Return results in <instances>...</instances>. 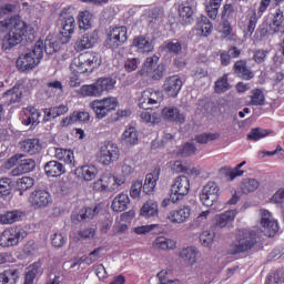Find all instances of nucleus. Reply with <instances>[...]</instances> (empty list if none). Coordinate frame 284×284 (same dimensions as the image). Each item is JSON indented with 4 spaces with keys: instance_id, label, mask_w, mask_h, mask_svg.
Returning <instances> with one entry per match:
<instances>
[{
    "instance_id": "4468645a",
    "label": "nucleus",
    "mask_w": 284,
    "mask_h": 284,
    "mask_svg": "<svg viewBox=\"0 0 284 284\" xmlns=\"http://www.w3.org/2000/svg\"><path fill=\"white\" fill-rule=\"evenodd\" d=\"M28 201L33 210H42L52 203V196L45 190H36L30 194Z\"/></svg>"
},
{
    "instance_id": "37998d69",
    "label": "nucleus",
    "mask_w": 284,
    "mask_h": 284,
    "mask_svg": "<svg viewBox=\"0 0 284 284\" xmlns=\"http://www.w3.org/2000/svg\"><path fill=\"white\" fill-rule=\"evenodd\" d=\"M41 272V263L36 262L27 268L24 284H34L37 275Z\"/></svg>"
},
{
    "instance_id": "20e7f679",
    "label": "nucleus",
    "mask_w": 284,
    "mask_h": 284,
    "mask_svg": "<svg viewBox=\"0 0 284 284\" xmlns=\"http://www.w3.org/2000/svg\"><path fill=\"white\" fill-rule=\"evenodd\" d=\"M258 243V234L254 231H242L236 239L230 244L227 253L232 255L245 254Z\"/></svg>"
},
{
    "instance_id": "6ab92c4d",
    "label": "nucleus",
    "mask_w": 284,
    "mask_h": 284,
    "mask_svg": "<svg viewBox=\"0 0 284 284\" xmlns=\"http://www.w3.org/2000/svg\"><path fill=\"white\" fill-rule=\"evenodd\" d=\"M191 214L192 209L187 205H183L176 210L170 211V213L168 214V220L171 223H178L179 225H181V223H186Z\"/></svg>"
},
{
    "instance_id": "de8ad7c7",
    "label": "nucleus",
    "mask_w": 284,
    "mask_h": 284,
    "mask_svg": "<svg viewBox=\"0 0 284 284\" xmlns=\"http://www.w3.org/2000/svg\"><path fill=\"white\" fill-rule=\"evenodd\" d=\"M34 185V179L30 176H23L17 181V187L20 190V196H23V192L30 190Z\"/></svg>"
},
{
    "instance_id": "5fc2aeb1",
    "label": "nucleus",
    "mask_w": 284,
    "mask_h": 284,
    "mask_svg": "<svg viewBox=\"0 0 284 284\" xmlns=\"http://www.w3.org/2000/svg\"><path fill=\"white\" fill-rule=\"evenodd\" d=\"M152 101H150V92H148V89L144 90L141 93V97L139 99V108H141L142 110H151L152 109Z\"/></svg>"
},
{
    "instance_id": "f257e3e1",
    "label": "nucleus",
    "mask_w": 284,
    "mask_h": 284,
    "mask_svg": "<svg viewBox=\"0 0 284 284\" xmlns=\"http://www.w3.org/2000/svg\"><path fill=\"white\" fill-rule=\"evenodd\" d=\"M6 30H10L9 33L2 38V50L6 52L12 50V48H17L26 34H34V28L26 23V21L21 19V16H12L0 21V32H6Z\"/></svg>"
},
{
    "instance_id": "dca6fc26",
    "label": "nucleus",
    "mask_w": 284,
    "mask_h": 284,
    "mask_svg": "<svg viewBox=\"0 0 284 284\" xmlns=\"http://www.w3.org/2000/svg\"><path fill=\"white\" fill-rule=\"evenodd\" d=\"M99 43V32L92 31L89 33L83 34L77 42H75V50L77 52H83V50H90V48H94Z\"/></svg>"
},
{
    "instance_id": "7ed1b4c3",
    "label": "nucleus",
    "mask_w": 284,
    "mask_h": 284,
    "mask_svg": "<svg viewBox=\"0 0 284 284\" xmlns=\"http://www.w3.org/2000/svg\"><path fill=\"white\" fill-rule=\"evenodd\" d=\"M43 59V40H38L33 50L22 53L17 60V68L20 72H28L34 70Z\"/></svg>"
},
{
    "instance_id": "393cba45",
    "label": "nucleus",
    "mask_w": 284,
    "mask_h": 284,
    "mask_svg": "<svg viewBox=\"0 0 284 284\" xmlns=\"http://www.w3.org/2000/svg\"><path fill=\"white\" fill-rule=\"evenodd\" d=\"M37 168V162L33 159L21 160L18 165L12 169L11 176H21L28 174Z\"/></svg>"
},
{
    "instance_id": "473e14b6",
    "label": "nucleus",
    "mask_w": 284,
    "mask_h": 284,
    "mask_svg": "<svg viewBox=\"0 0 284 284\" xmlns=\"http://www.w3.org/2000/svg\"><path fill=\"white\" fill-rule=\"evenodd\" d=\"M236 214H239V211L236 210H229L224 213L217 214L215 216L216 227H227L230 223H234V219H236Z\"/></svg>"
},
{
    "instance_id": "69168bd1",
    "label": "nucleus",
    "mask_w": 284,
    "mask_h": 284,
    "mask_svg": "<svg viewBox=\"0 0 284 284\" xmlns=\"http://www.w3.org/2000/svg\"><path fill=\"white\" fill-rule=\"evenodd\" d=\"M94 237V230L93 229H85L77 233L71 234V239L74 241H81V239H93Z\"/></svg>"
},
{
    "instance_id": "f704fd0d",
    "label": "nucleus",
    "mask_w": 284,
    "mask_h": 284,
    "mask_svg": "<svg viewBox=\"0 0 284 284\" xmlns=\"http://www.w3.org/2000/svg\"><path fill=\"white\" fill-rule=\"evenodd\" d=\"M212 22L207 17L202 16L197 19L195 30H197V34H201V37H210L212 34Z\"/></svg>"
},
{
    "instance_id": "c85d7f7f",
    "label": "nucleus",
    "mask_w": 284,
    "mask_h": 284,
    "mask_svg": "<svg viewBox=\"0 0 284 284\" xmlns=\"http://www.w3.org/2000/svg\"><path fill=\"white\" fill-rule=\"evenodd\" d=\"M69 111H70V108H68V105H65V104H60L58 106L44 109L43 110V112H44L43 121H44V123H48L52 119H57V116H63L64 114H68Z\"/></svg>"
},
{
    "instance_id": "412c9836",
    "label": "nucleus",
    "mask_w": 284,
    "mask_h": 284,
    "mask_svg": "<svg viewBox=\"0 0 284 284\" xmlns=\"http://www.w3.org/2000/svg\"><path fill=\"white\" fill-rule=\"evenodd\" d=\"M162 116L165 121H171L172 123H185V114L181 113V110L176 106H165L162 110Z\"/></svg>"
},
{
    "instance_id": "a19ab883",
    "label": "nucleus",
    "mask_w": 284,
    "mask_h": 284,
    "mask_svg": "<svg viewBox=\"0 0 284 284\" xmlns=\"http://www.w3.org/2000/svg\"><path fill=\"white\" fill-rule=\"evenodd\" d=\"M140 214L145 219H152V216H159V204L154 201H148L141 207Z\"/></svg>"
},
{
    "instance_id": "2f4dec72",
    "label": "nucleus",
    "mask_w": 284,
    "mask_h": 284,
    "mask_svg": "<svg viewBox=\"0 0 284 284\" xmlns=\"http://www.w3.org/2000/svg\"><path fill=\"white\" fill-rule=\"evenodd\" d=\"M20 150L30 155L39 154L41 143L39 142V139H27L20 142Z\"/></svg>"
},
{
    "instance_id": "bb28decb",
    "label": "nucleus",
    "mask_w": 284,
    "mask_h": 284,
    "mask_svg": "<svg viewBox=\"0 0 284 284\" xmlns=\"http://www.w3.org/2000/svg\"><path fill=\"white\" fill-rule=\"evenodd\" d=\"M39 119H41V111L34 106H28L23 110L22 123L24 125H39Z\"/></svg>"
},
{
    "instance_id": "3c124183",
    "label": "nucleus",
    "mask_w": 284,
    "mask_h": 284,
    "mask_svg": "<svg viewBox=\"0 0 284 284\" xmlns=\"http://www.w3.org/2000/svg\"><path fill=\"white\" fill-rule=\"evenodd\" d=\"M12 194V180L10 178L0 179V196H10Z\"/></svg>"
},
{
    "instance_id": "ddd939ff",
    "label": "nucleus",
    "mask_w": 284,
    "mask_h": 284,
    "mask_svg": "<svg viewBox=\"0 0 284 284\" xmlns=\"http://www.w3.org/2000/svg\"><path fill=\"white\" fill-rule=\"evenodd\" d=\"M119 156H121V150H119V145L114 142H108L100 149L99 159L102 165H110L114 161H119Z\"/></svg>"
},
{
    "instance_id": "864d4df0",
    "label": "nucleus",
    "mask_w": 284,
    "mask_h": 284,
    "mask_svg": "<svg viewBox=\"0 0 284 284\" xmlns=\"http://www.w3.org/2000/svg\"><path fill=\"white\" fill-rule=\"evenodd\" d=\"M270 135V131L261 128L252 129L250 134L247 135L248 141H261V139H265V136Z\"/></svg>"
},
{
    "instance_id": "bf43d9fd",
    "label": "nucleus",
    "mask_w": 284,
    "mask_h": 284,
    "mask_svg": "<svg viewBox=\"0 0 284 284\" xmlns=\"http://www.w3.org/2000/svg\"><path fill=\"white\" fill-rule=\"evenodd\" d=\"M245 161L241 162L240 164H237L233 170L229 171L226 173V178L227 181H234V179H236V176H243V174H245V171L241 170V168H243V165H245Z\"/></svg>"
},
{
    "instance_id": "13d9d810",
    "label": "nucleus",
    "mask_w": 284,
    "mask_h": 284,
    "mask_svg": "<svg viewBox=\"0 0 284 284\" xmlns=\"http://www.w3.org/2000/svg\"><path fill=\"white\" fill-rule=\"evenodd\" d=\"M200 242L203 247H211L212 243H214V232L204 231L200 235Z\"/></svg>"
},
{
    "instance_id": "8fccbe9b",
    "label": "nucleus",
    "mask_w": 284,
    "mask_h": 284,
    "mask_svg": "<svg viewBox=\"0 0 284 284\" xmlns=\"http://www.w3.org/2000/svg\"><path fill=\"white\" fill-rule=\"evenodd\" d=\"M221 3H223V0H211L206 6V12L210 19H216V17H219V8H221Z\"/></svg>"
},
{
    "instance_id": "c03bdc74",
    "label": "nucleus",
    "mask_w": 284,
    "mask_h": 284,
    "mask_svg": "<svg viewBox=\"0 0 284 284\" xmlns=\"http://www.w3.org/2000/svg\"><path fill=\"white\" fill-rule=\"evenodd\" d=\"M180 258H183V261L189 265H194V263H196V248L192 246L182 248L180 252Z\"/></svg>"
},
{
    "instance_id": "c756f323",
    "label": "nucleus",
    "mask_w": 284,
    "mask_h": 284,
    "mask_svg": "<svg viewBox=\"0 0 284 284\" xmlns=\"http://www.w3.org/2000/svg\"><path fill=\"white\" fill-rule=\"evenodd\" d=\"M153 247L155 250H162L163 252H170L171 250H176V241L160 235L153 241Z\"/></svg>"
},
{
    "instance_id": "338daca9",
    "label": "nucleus",
    "mask_w": 284,
    "mask_h": 284,
    "mask_svg": "<svg viewBox=\"0 0 284 284\" xmlns=\"http://www.w3.org/2000/svg\"><path fill=\"white\" fill-rule=\"evenodd\" d=\"M140 118L143 123H159V116L150 113L148 109H144V111L140 113Z\"/></svg>"
},
{
    "instance_id": "9b49d317",
    "label": "nucleus",
    "mask_w": 284,
    "mask_h": 284,
    "mask_svg": "<svg viewBox=\"0 0 284 284\" xmlns=\"http://www.w3.org/2000/svg\"><path fill=\"white\" fill-rule=\"evenodd\" d=\"M220 196H221V187H219V184H216V182L211 181L203 186L202 193L200 195V201L206 207H212L214 203L219 202Z\"/></svg>"
},
{
    "instance_id": "774afa93",
    "label": "nucleus",
    "mask_w": 284,
    "mask_h": 284,
    "mask_svg": "<svg viewBox=\"0 0 284 284\" xmlns=\"http://www.w3.org/2000/svg\"><path fill=\"white\" fill-rule=\"evenodd\" d=\"M124 70L125 72H135L139 70V59L136 58H129L124 62Z\"/></svg>"
},
{
    "instance_id": "603ef678",
    "label": "nucleus",
    "mask_w": 284,
    "mask_h": 284,
    "mask_svg": "<svg viewBox=\"0 0 284 284\" xmlns=\"http://www.w3.org/2000/svg\"><path fill=\"white\" fill-rule=\"evenodd\" d=\"M216 94H223L230 90V82H227V74L220 78L214 85Z\"/></svg>"
},
{
    "instance_id": "a211bd4d",
    "label": "nucleus",
    "mask_w": 284,
    "mask_h": 284,
    "mask_svg": "<svg viewBox=\"0 0 284 284\" xmlns=\"http://www.w3.org/2000/svg\"><path fill=\"white\" fill-rule=\"evenodd\" d=\"M75 175L81 181L90 183V181H94L99 175V169L94 164H84L75 169Z\"/></svg>"
},
{
    "instance_id": "2eb2a0df",
    "label": "nucleus",
    "mask_w": 284,
    "mask_h": 284,
    "mask_svg": "<svg viewBox=\"0 0 284 284\" xmlns=\"http://www.w3.org/2000/svg\"><path fill=\"white\" fill-rule=\"evenodd\" d=\"M261 214V225L264 229L265 235L266 236H274L280 227H278V221L274 219L272 213L270 211L262 209L260 210Z\"/></svg>"
},
{
    "instance_id": "ea45409f",
    "label": "nucleus",
    "mask_w": 284,
    "mask_h": 284,
    "mask_svg": "<svg viewBox=\"0 0 284 284\" xmlns=\"http://www.w3.org/2000/svg\"><path fill=\"white\" fill-rule=\"evenodd\" d=\"M19 281V270L8 268L0 273V284H17Z\"/></svg>"
},
{
    "instance_id": "4be33fe9",
    "label": "nucleus",
    "mask_w": 284,
    "mask_h": 284,
    "mask_svg": "<svg viewBox=\"0 0 284 284\" xmlns=\"http://www.w3.org/2000/svg\"><path fill=\"white\" fill-rule=\"evenodd\" d=\"M258 23V17L256 16V11H251L247 13L245 22H240V28L243 30L246 37H252L254 31L256 30V24Z\"/></svg>"
},
{
    "instance_id": "9d476101",
    "label": "nucleus",
    "mask_w": 284,
    "mask_h": 284,
    "mask_svg": "<svg viewBox=\"0 0 284 284\" xmlns=\"http://www.w3.org/2000/svg\"><path fill=\"white\" fill-rule=\"evenodd\" d=\"M187 194H190V178L185 175L175 178L171 185V203H179V201H181L183 196H187Z\"/></svg>"
},
{
    "instance_id": "5701e85b",
    "label": "nucleus",
    "mask_w": 284,
    "mask_h": 284,
    "mask_svg": "<svg viewBox=\"0 0 284 284\" xmlns=\"http://www.w3.org/2000/svg\"><path fill=\"white\" fill-rule=\"evenodd\" d=\"M233 72L244 81H251V79H254V72L247 68V60H237L233 65Z\"/></svg>"
},
{
    "instance_id": "a878e982",
    "label": "nucleus",
    "mask_w": 284,
    "mask_h": 284,
    "mask_svg": "<svg viewBox=\"0 0 284 284\" xmlns=\"http://www.w3.org/2000/svg\"><path fill=\"white\" fill-rule=\"evenodd\" d=\"M122 144L125 148H134V145L139 144V131H136V128L126 126L122 133Z\"/></svg>"
},
{
    "instance_id": "f8f14e48",
    "label": "nucleus",
    "mask_w": 284,
    "mask_h": 284,
    "mask_svg": "<svg viewBox=\"0 0 284 284\" xmlns=\"http://www.w3.org/2000/svg\"><path fill=\"white\" fill-rule=\"evenodd\" d=\"M128 41V28L114 27L111 28L106 37V45L112 50H116Z\"/></svg>"
},
{
    "instance_id": "aec40b11",
    "label": "nucleus",
    "mask_w": 284,
    "mask_h": 284,
    "mask_svg": "<svg viewBox=\"0 0 284 284\" xmlns=\"http://www.w3.org/2000/svg\"><path fill=\"white\" fill-rule=\"evenodd\" d=\"M268 32L271 34H284V12L276 9L273 13L272 21L268 24Z\"/></svg>"
},
{
    "instance_id": "39448f33",
    "label": "nucleus",
    "mask_w": 284,
    "mask_h": 284,
    "mask_svg": "<svg viewBox=\"0 0 284 284\" xmlns=\"http://www.w3.org/2000/svg\"><path fill=\"white\" fill-rule=\"evenodd\" d=\"M58 26L60 30V42L62 44L70 43L77 28V21L74 20V16L70 13L69 9H62L59 16Z\"/></svg>"
},
{
    "instance_id": "6e6552de",
    "label": "nucleus",
    "mask_w": 284,
    "mask_h": 284,
    "mask_svg": "<svg viewBox=\"0 0 284 284\" xmlns=\"http://www.w3.org/2000/svg\"><path fill=\"white\" fill-rule=\"evenodd\" d=\"M119 106V100L114 97L103 98L101 100H93L90 103L91 110H93L98 119H105L110 112L116 110Z\"/></svg>"
},
{
    "instance_id": "f03ea898",
    "label": "nucleus",
    "mask_w": 284,
    "mask_h": 284,
    "mask_svg": "<svg viewBox=\"0 0 284 284\" xmlns=\"http://www.w3.org/2000/svg\"><path fill=\"white\" fill-rule=\"evenodd\" d=\"M99 65H101L99 53L87 51L72 60L70 70L77 74H92Z\"/></svg>"
},
{
    "instance_id": "58836bf2",
    "label": "nucleus",
    "mask_w": 284,
    "mask_h": 284,
    "mask_svg": "<svg viewBox=\"0 0 284 284\" xmlns=\"http://www.w3.org/2000/svg\"><path fill=\"white\" fill-rule=\"evenodd\" d=\"M55 158L58 161H63L69 168H74V152L68 149H57Z\"/></svg>"
},
{
    "instance_id": "79ce46f5",
    "label": "nucleus",
    "mask_w": 284,
    "mask_h": 284,
    "mask_svg": "<svg viewBox=\"0 0 284 284\" xmlns=\"http://www.w3.org/2000/svg\"><path fill=\"white\" fill-rule=\"evenodd\" d=\"M94 16L92 12L85 10L81 11L78 16V21H79V28L80 30H90L92 28V19Z\"/></svg>"
},
{
    "instance_id": "e2e57ef3",
    "label": "nucleus",
    "mask_w": 284,
    "mask_h": 284,
    "mask_svg": "<svg viewBox=\"0 0 284 284\" xmlns=\"http://www.w3.org/2000/svg\"><path fill=\"white\" fill-rule=\"evenodd\" d=\"M267 284H277V283H284V271H275L272 275H268L266 277Z\"/></svg>"
},
{
    "instance_id": "1a4fd4ad",
    "label": "nucleus",
    "mask_w": 284,
    "mask_h": 284,
    "mask_svg": "<svg viewBox=\"0 0 284 284\" xmlns=\"http://www.w3.org/2000/svg\"><path fill=\"white\" fill-rule=\"evenodd\" d=\"M28 236V232L20 227H9L0 235L1 247H17L23 239Z\"/></svg>"
},
{
    "instance_id": "b1692460",
    "label": "nucleus",
    "mask_w": 284,
    "mask_h": 284,
    "mask_svg": "<svg viewBox=\"0 0 284 284\" xmlns=\"http://www.w3.org/2000/svg\"><path fill=\"white\" fill-rule=\"evenodd\" d=\"M160 176H161V169L159 168H156L151 173L146 174L144 184L142 185L144 194L150 195L154 193V189L156 187V182L159 181Z\"/></svg>"
},
{
    "instance_id": "423d86ee",
    "label": "nucleus",
    "mask_w": 284,
    "mask_h": 284,
    "mask_svg": "<svg viewBox=\"0 0 284 284\" xmlns=\"http://www.w3.org/2000/svg\"><path fill=\"white\" fill-rule=\"evenodd\" d=\"M116 80L112 78H100L92 84H84L80 89L82 97H101L103 92L114 90Z\"/></svg>"
},
{
    "instance_id": "cd10ccee",
    "label": "nucleus",
    "mask_w": 284,
    "mask_h": 284,
    "mask_svg": "<svg viewBox=\"0 0 284 284\" xmlns=\"http://www.w3.org/2000/svg\"><path fill=\"white\" fill-rule=\"evenodd\" d=\"M44 172L47 176L54 179L65 174V166L61 162L52 160L44 164Z\"/></svg>"
},
{
    "instance_id": "0e129e2a",
    "label": "nucleus",
    "mask_w": 284,
    "mask_h": 284,
    "mask_svg": "<svg viewBox=\"0 0 284 284\" xmlns=\"http://www.w3.org/2000/svg\"><path fill=\"white\" fill-rule=\"evenodd\" d=\"M142 190H143V182L139 180L134 181L130 189L131 199H139V196H141Z\"/></svg>"
},
{
    "instance_id": "052dcab7",
    "label": "nucleus",
    "mask_w": 284,
    "mask_h": 284,
    "mask_svg": "<svg viewBox=\"0 0 284 284\" xmlns=\"http://www.w3.org/2000/svg\"><path fill=\"white\" fill-rule=\"evenodd\" d=\"M23 252L26 256H37V254H39V244H37L34 241H29L24 245Z\"/></svg>"
},
{
    "instance_id": "7c9ffc66",
    "label": "nucleus",
    "mask_w": 284,
    "mask_h": 284,
    "mask_svg": "<svg viewBox=\"0 0 284 284\" xmlns=\"http://www.w3.org/2000/svg\"><path fill=\"white\" fill-rule=\"evenodd\" d=\"M133 48H136L140 54H149L154 50V44L148 38L140 36L133 39Z\"/></svg>"
},
{
    "instance_id": "a18cd8bd",
    "label": "nucleus",
    "mask_w": 284,
    "mask_h": 284,
    "mask_svg": "<svg viewBox=\"0 0 284 284\" xmlns=\"http://www.w3.org/2000/svg\"><path fill=\"white\" fill-rule=\"evenodd\" d=\"M258 190V181L254 179L243 180L241 183V191L243 194H251V192H256Z\"/></svg>"
},
{
    "instance_id": "6e6d98bb",
    "label": "nucleus",
    "mask_w": 284,
    "mask_h": 284,
    "mask_svg": "<svg viewBox=\"0 0 284 284\" xmlns=\"http://www.w3.org/2000/svg\"><path fill=\"white\" fill-rule=\"evenodd\" d=\"M43 50L47 54H54V52L61 50V44L54 40H45L43 43Z\"/></svg>"
},
{
    "instance_id": "09e8293b",
    "label": "nucleus",
    "mask_w": 284,
    "mask_h": 284,
    "mask_svg": "<svg viewBox=\"0 0 284 284\" xmlns=\"http://www.w3.org/2000/svg\"><path fill=\"white\" fill-rule=\"evenodd\" d=\"M251 105H265V93H263V90L255 89L251 92Z\"/></svg>"
},
{
    "instance_id": "e433bc0d",
    "label": "nucleus",
    "mask_w": 284,
    "mask_h": 284,
    "mask_svg": "<svg viewBox=\"0 0 284 284\" xmlns=\"http://www.w3.org/2000/svg\"><path fill=\"white\" fill-rule=\"evenodd\" d=\"M21 216H23V212L19 210L4 212L0 214V224L12 225V223H17L18 221H21Z\"/></svg>"
},
{
    "instance_id": "72a5a7b5",
    "label": "nucleus",
    "mask_w": 284,
    "mask_h": 284,
    "mask_svg": "<svg viewBox=\"0 0 284 284\" xmlns=\"http://www.w3.org/2000/svg\"><path fill=\"white\" fill-rule=\"evenodd\" d=\"M130 205V196L126 193H120L116 195L111 204L113 212H125Z\"/></svg>"
},
{
    "instance_id": "c9c22d12",
    "label": "nucleus",
    "mask_w": 284,
    "mask_h": 284,
    "mask_svg": "<svg viewBox=\"0 0 284 284\" xmlns=\"http://www.w3.org/2000/svg\"><path fill=\"white\" fill-rule=\"evenodd\" d=\"M3 99L8 102L9 105L14 103H21V99H23V89L20 87H13L3 93Z\"/></svg>"
},
{
    "instance_id": "4c0bfd02",
    "label": "nucleus",
    "mask_w": 284,
    "mask_h": 284,
    "mask_svg": "<svg viewBox=\"0 0 284 284\" xmlns=\"http://www.w3.org/2000/svg\"><path fill=\"white\" fill-rule=\"evenodd\" d=\"M178 12L182 23L186 26L192 23V17H194V9L192 8V6L187 3H182L179 6Z\"/></svg>"
},
{
    "instance_id": "0eeeda50",
    "label": "nucleus",
    "mask_w": 284,
    "mask_h": 284,
    "mask_svg": "<svg viewBox=\"0 0 284 284\" xmlns=\"http://www.w3.org/2000/svg\"><path fill=\"white\" fill-rule=\"evenodd\" d=\"M159 55L146 58L141 70L138 72L139 77H149L153 81H161L165 74V64H159Z\"/></svg>"
},
{
    "instance_id": "49530a36",
    "label": "nucleus",
    "mask_w": 284,
    "mask_h": 284,
    "mask_svg": "<svg viewBox=\"0 0 284 284\" xmlns=\"http://www.w3.org/2000/svg\"><path fill=\"white\" fill-rule=\"evenodd\" d=\"M99 207L100 206L97 205L94 209L88 207L81 210L75 216L77 221H87V219H92L93 216H97V214H99Z\"/></svg>"
},
{
    "instance_id": "680f3d73",
    "label": "nucleus",
    "mask_w": 284,
    "mask_h": 284,
    "mask_svg": "<svg viewBox=\"0 0 284 284\" xmlns=\"http://www.w3.org/2000/svg\"><path fill=\"white\" fill-rule=\"evenodd\" d=\"M146 92H149L152 105H160L161 101H163V93L161 91H156L154 89H146Z\"/></svg>"
},
{
    "instance_id": "4d7b16f0",
    "label": "nucleus",
    "mask_w": 284,
    "mask_h": 284,
    "mask_svg": "<svg viewBox=\"0 0 284 284\" xmlns=\"http://www.w3.org/2000/svg\"><path fill=\"white\" fill-rule=\"evenodd\" d=\"M221 134L219 133H202L195 138L196 143L205 144L210 143V141H216Z\"/></svg>"
},
{
    "instance_id": "f3484780",
    "label": "nucleus",
    "mask_w": 284,
    "mask_h": 284,
    "mask_svg": "<svg viewBox=\"0 0 284 284\" xmlns=\"http://www.w3.org/2000/svg\"><path fill=\"white\" fill-rule=\"evenodd\" d=\"M181 88H183V80L179 75H172L165 79L163 84V90L168 97H172L173 99L179 97V92H181Z\"/></svg>"
}]
</instances>
